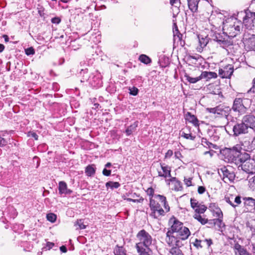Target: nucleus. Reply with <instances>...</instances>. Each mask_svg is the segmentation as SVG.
Returning <instances> with one entry per match:
<instances>
[{"instance_id":"1","label":"nucleus","mask_w":255,"mask_h":255,"mask_svg":"<svg viewBox=\"0 0 255 255\" xmlns=\"http://www.w3.org/2000/svg\"><path fill=\"white\" fill-rule=\"evenodd\" d=\"M169 223L172 224L166 234L165 241L171 247L180 248L183 245V241L187 239L190 235L189 229L175 218H171Z\"/></svg>"},{"instance_id":"2","label":"nucleus","mask_w":255,"mask_h":255,"mask_svg":"<svg viewBox=\"0 0 255 255\" xmlns=\"http://www.w3.org/2000/svg\"><path fill=\"white\" fill-rule=\"evenodd\" d=\"M221 13L217 14L215 18V21L218 24H222L223 31L229 36L232 40L241 32L243 23L240 21L237 20L234 17L226 18Z\"/></svg>"},{"instance_id":"3","label":"nucleus","mask_w":255,"mask_h":255,"mask_svg":"<svg viewBox=\"0 0 255 255\" xmlns=\"http://www.w3.org/2000/svg\"><path fill=\"white\" fill-rule=\"evenodd\" d=\"M211 36L212 39L223 48L233 45V41L223 31L222 33L214 32Z\"/></svg>"},{"instance_id":"4","label":"nucleus","mask_w":255,"mask_h":255,"mask_svg":"<svg viewBox=\"0 0 255 255\" xmlns=\"http://www.w3.org/2000/svg\"><path fill=\"white\" fill-rule=\"evenodd\" d=\"M136 239L137 242L135 246H141L143 247H150L152 245L153 239L151 236L145 230H141L137 234Z\"/></svg>"},{"instance_id":"5","label":"nucleus","mask_w":255,"mask_h":255,"mask_svg":"<svg viewBox=\"0 0 255 255\" xmlns=\"http://www.w3.org/2000/svg\"><path fill=\"white\" fill-rule=\"evenodd\" d=\"M239 151L240 150H238L237 147H233V148H226L222 150L221 154L224 156L225 161L235 164Z\"/></svg>"},{"instance_id":"6","label":"nucleus","mask_w":255,"mask_h":255,"mask_svg":"<svg viewBox=\"0 0 255 255\" xmlns=\"http://www.w3.org/2000/svg\"><path fill=\"white\" fill-rule=\"evenodd\" d=\"M150 208L151 210L150 216L154 218L157 219L160 216L164 215L165 212L162 208L161 205L151 198L150 199Z\"/></svg>"},{"instance_id":"7","label":"nucleus","mask_w":255,"mask_h":255,"mask_svg":"<svg viewBox=\"0 0 255 255\" xmlns=\"http://www.w3.org/2000/svg\"><path fill=\"white\" fill-rule=\"evenodd\" d=\"M208 113L216 114L222 117H227L231 110L229 107L220 105L214 108H207L206 109Z\"/></svg>"},{"instance_id":"8","label":"nucleus","mask_w":255,"mask_h":255,"mask_svg":"<svg viewBox=\"0 0 255 255\" xmlns=\"http://www.w3.org/2000/svg\"><path fill=\"white\" fill-rule=\"evenodd\" d=\"M234 67L229 64L219 70V75L221 78L230 79L234 72Z\"/></svg>"},{"instance_id":"9","label":"nucleus","mask_w":255,"mask_h":255,"mask_svg":"<svg viewBox=\"0 0 255 255\" xmlns=\"http://www.w3.org/2000/svg\"><path fill=\"white\" fill-rule=\"evenodd\" d=\"M234 135L237 136L240 135L245 134L248 132L247 127L245 125L243 121L235 124L233 127Z\"/></svg>"},{"instance_id":"10","label":"nucleus","mask_w":255,"mask_h":255,"mask_svg":"<svg viewBox=\"0 0 255 255\" xmlns=\"http://www.w3.org/2000/svg\"><path fill=\"white\" fill-rule=\"evenodd\" d=\"M232 109L234 111L238 112L240 115L246 113L247 110V108L244 106L243 99L241 98H236L234 100Z\"/></svg>"},{"instance_id":"11","label":"nucleus","mask_w":255,"mask_h":255,"mask_svg":"<svg viewBox=\"0 0 255 255\" xmlns=\"http://www.w3.org/2000/svg\"><path fill=\"white\" fill-rule=\"evenodd\" d=\"M244 20V24L248 28L252 29L255 27V12H251L247 10L246 17Z\"/></svg>"},{"instance_id":"12","label":"nucleus","mask_w":255,"mask_h":255,"mask_svg":"<svg viewBox=\"0 0 255 255\" xmlns=\"http://www.w3.org/2000/svg\"><path fill=\"white\" fill-rule=\"evenodd\" d=\"M190 204L191 207L194 210L195 213H204L207 210L206 206L199 203L197 200L194 198H191Z\"/></svg>"},{"instance_id":"13","label":"nucleus","mask_w":255,"mask_h":255,"mask_svg":"<svg viewBox=\"0 0 255 255\" xmlns=\"http://www.w3.org/2000/svg\"><path fill=\"white\" fill-rule=\"evenodd\" d=\"M225 200L226 202L234 208L238 206L242 202L241 197L240 196H235L231 194L226 195L225 197Z\"/></svg>"},{"instance_id":"14","label":"nucleus","mask_w":255,"mask_h":255,"mask_svg":"<svg viewBox=\"0 0 255 255\" xmlns=\"http://www.w3.org/2000/svg\"><path fill=\"white\" fill-rule=\"evenodd\" d=\"M250 159V156L248 153L245 152H241L240 151L238 157L236 159L235 164L238 167V168L241 167L242 168L243 164H244L245 162L248 161V160Z\"/></svg>"},{"instance_id":"15","label":"nucleus","mask_w":255,"mask_h":255,"mask_svg":"<svg viewBox=\"0 0 255 255\" xmlns=\"http://www.w3.org/2000/svg\"><path fill=\"white\" fill-rule=\"evenodd\" d=\"M245 212H252L255 211V199L252 197H245L243 198Z\"/></svg>"},{"instance_id":"16","label":"nucleus","mask_w":255,"mask_h":255,"mask_svg":"<svg viewBox=\"0 0 255 255\" xmlns=\"http://www.w3.org/2000/svg\"><path fill=\"white\" fill-rule=\"evenodd\" d=\"M166 182L168 185L171 186L172 190L176 191H181L183 189L182 184L176 177H171L169 179H166Z\"/></svg>"},{"instance_id":"17","label":"nucleus","mask_w":255,"mask_h":255,"mask_svg":"<svg viewBox=\"0 0 255 255\" xmlns=\"http://www.w3.org/2000/svg\"><path fill=\"white\" fill-rule=\"evenodd\" d=\"M242 169L249 174L255 173V160L252 158L248 160L243 164Z\"/></svg>"},{"instance_id":"18","label":"nucleus","mask_w":255,"mask_h":255,"mask_svg":"<svg viewBox=\"0 0 255 255\" xmlns=\"http://www.w3.org/2000/svg\"><path fill=\"white\" fill-rule=\"evenodd\" d=\"M161 170H158V174L160 177L165 178L171 177V168L164 163H160Z\"/></svg>"},{"instance_id":"19","label":"nucleus","mask_w":255,"mask_h":255,"mask_svg":"<svg viewBox=\"0 0 255 255\" xmlns=\"http://www.w3.org/2000/svg\"><path fill=\"white\" fill-rule=\"evenodd\" d=\"M244 43L245 48L248 50L255 51V35L252 34L244 39Z\"/></svg>"},{"instance_id":"20","label":"nucleus","mask_w":255,"mask_h":255,"mask_svg":"<svg viewBox=\"0 0 255 255\" xmlns=\"http://www.w3.org/2000/svg\"><path fill=\"white\" fill-rule=\"evenodd\" d=\"M242 121L245 125L247 127L248 129L249 128L255 129V116L251 115H246L243 117Z\"/></svg>"},{"instance_id":"21","label":"nucleus","mask_w":255,"mask_h":255,"mask_svg":"<svg viewBox=\"0 0 255 255\" xmlns=\"http://www.w3.org/2000/svg\"><path fill=\"white\" fill-rule=\"evenodd\" d=\"M217 77V74L214 72L203 71L200 76L196 78H187V80H201L203 78L210 79L211 78H216Z\"/></svg>"},{"instance_id":"22","label":"nucleus","mask_w":255,"mask_h":255,"mask_svg":"<svg viewBox=\"0 0 255 255\" xmlns=\"http://www.w3.org/2000/svg\"><path fill=\"white\" fill-rule=\"evenodd\" d=\"M59 194L61 195L71 194L72 191L67 187L66 183L64 181H60L58 183Z\"/></svg>"},{"instance_id":"23","label":"nucleus","mask_w":255,"mask_h":255,"mask_svg":"<svg viewBox=\"0 0 255 255\" xmlns=\"http://www.w3.org/2000/svg\"><path fill=\"white\" fill-rule=\"evenodd\" d=\"M138 255H152V251L150 247L135 246Z\"/></svg>"},{"instance_id":"24","label":"nucleus","mask_w":255,"mask_h":255,"mask_svg":"<svg viewBox=\"0 0 255 255\" xmlns=\"http://www.w3.org/2000/svg\"><path fill=\"white\" fill-rule=\"evenodd\" d=\"M200 0H187L188 6L192 13L198 12V4Z\"/></svg>"},{"instance_id":"25","label":"nucleus","mask_w":255,"mask_h":255,"mask_svg":"<svg viewBox=\"0 0 255 255\" xmlns=\"http://www.w3.org/2000/svg\"><path fill=\"white\" fill-rule=\"evenodd\" d=\"M234 249L236 255H249L247 250L239 244L235 245Z\"/></svg>"},{"instance_id":"26","label":"nucleus","mask_w":255,"mask_h":255,"mask_svg":"<svg viewBox=\"0 0 255 255\" xmlns=\"http://www.w3.org/2000/svg\"><path fill=\"white\" fill-rule=\"evenodd\" d=\"M221 170L223 173L224 179L227 178L229 181H233L234 179L235 176L234 173L230 172L226 167L221 168Z\"/></svg>"},{"instance_id":"27","label":"nucleus","mask_w":255,"mask_h":255,"mask_svg":"<svg viewBox=\"0 0 255 255\" xmlns=\"http://www.w3.org/2000/svg\"><path fill=\"white\" fill-rule=\"evenodd\" d=\"M185 116V119L192 123L194 126L196 127L199 126V121L195 116L192 115L190 112H187Z\"/></svg>"},{"instance_id":"28","label":"nucleus","mask_w":255,"mask_h":255,"mask_svg":"<svg viewBox=\"0 0 255 255\" xmlns=\"http://www.w3.org/2000/svg\"><path fill=\"white\" fill-rule=\"evenodd\" d=\"M138 125V122L135 121L132 125L128 127L127 128L125 132L127 136H129L132 134V133L135 131Z\"/></svg>"},{"instance_id":"29","label":"nucleus","mask_w":255,"mask_h":255,"mask_svg":"<svg viewBox=\"0 0 255 255\" xmlns=\"http://www.w3.org/2000/svg\"><path fill=\"white\" fill-rule=\"evenodd\" d=\"M199 43L201 48H204L209 42V38L208 36L204 37L203 35L198 36Z\"/></svg>"},{"instance_id":"30","label":"nucleus","mask_w":255,"mask_h":255,"mask_svg":"<svg viewBox=\"0 0 255 255\" xmlns=\"http://www.w3.org/2000/svg\"><path fill=\"white\" fill-rule=\"evenodd\" d=\"M96 167L94 164L88 165L85 169V173L88 176H93L95 174Z\"/></svg>"},{"instance_id":"31","label":"nucleus","mask_w":255,"mask_h":255,"mask_svg":"<svg viewBox=\"0 0 255 255\" xmlns=\"http://www.w3.org/2000/svg\"><path fill=\"white\" fill-rule=\"evenodd\" d=\"M156 198L161 202L162 205L164 206L166 212H168L169 211L170 208L168 205L167 204L166 197L160 195H158L156 196Z\"/></svg>"},{"instance_id":"32","label":"nucleus","mask_w":255,"mask_h":255,"mask_svg":"<svg viewBox=\"0 0 255 255\" xmlns=\"http://www.w3.org/2000/svg\"><path fill=\"white\" fill-rule=\"evenodd\" d=\"M168 255H183V254L179 248L173 247L169 250Z\"/></svg>"},{"instance_id":"33","label":"nucleus","mask_w":255,"mask_h":255,"mask_svg":"<svg viewBox=\"0 0 255 255\" xmlns=\"http://www.w3.org/2000/svg\"><path fill=\"white\" fill-rule=\"evenodd\" d=\"M201 213H195L193 217L198 221L201 223L202 225H205L208 222V220L205 218H203L200 215Z\"/></svg>"},{"instance_id":"34","label":"nucleus","mask_w":255,"mask_h":255,"mask_svg":"<svg viewBox=\"0 0 255 255\" xmlns=\"http://www.w3.org/2000/svg\"><path fill=\"white\" fill-rule=\"evenodd\" d=\"M247 10L243 11H241L240 12H238L237 15V17H236V19H237V20L240 21L242 22V23H244V20H245V19L246 17V13H247ZM235 18V17H234Z\"/></svg>"},{"instance_id":"35","label":"nucleus","mask_w":255,"mask_h":255,"mask_svg":"<svg viewBox=\"0 0 255 255\" xmlns=\"http://www.w3.org/2000/svg\"><path fill=\"white\" fill-rule=\"evenodd\" d=\"M138 59L141 62L145 64H148L151 62V59L148 56L144 54L140 55L139 56Z\"/></svg>"},{"instance_id":"36","label":"nucleus","mask_w":255,"mask_h":255,"mask_svg":"<svg viewBox=\"0 0 255 255\" xmlns=\"http://www.w3.org/2000/svg\"><path fill=\"white\" fill-rule=\"evenodd\" d=\"M114 254L115 255H126L125 249L123 247L117 246L114 249Z\"/></svg>"},{"instance_id":"37","label":"nucleus","mask_w":255,"mask_h":255,"mask_svg":"<svg viewBox=\"0 0 255 255\" xmlns=\"http://www.w3.org/2000/svg\"><path fill=\"white\" fill-rule=\"evenodd\" d=\"M120 186V184L118 182L109 181L106 183L107 188L110 187L112 189H117Z\"/></svg>"},{"instance_id":"38","label":"nucleus","mask_w":255,"mask_h":255,"mask_svg":"<svg viewBox=\"0 0 255 255\" xmlns=\"http://www.w3.org/2000/svg\"><path fill=\"white\" fill-rule=\"evenodd\" d=\"M181 136L187 139H190L191 140H194L195 138V136L193 135L191 133H185L184 131L181 132Z\"/></svg>"},{"instance_id":"39","label":"nucleus","mask_w":255,"mask_h":255,"mask_svg":"<svg viewBox=\"0 0 255 255\" xmlns=\"http://www.w3.org/2000/svg\"><path fill=\"white\" fill-rule=\"evenodd\" d=\"M249 184L250 188L252 190L255 191V175L249 179Z\"/></svg>"},{"instance_id":"40","label":"nucleus","mask_w":255,"mask_h":255,"mask_svg":"<svg viewBox=\"0 0 255 255\" xmlns=\"http://www.w3.org/2000/svg\"><path fill=\"white\" fill-rule=\"evenodd\" d=\"M47 219L48 221L54 223L56 220V215L53 213H49L47 215Z\"/></svg>"},{"instance_id":"41","label":"nucleus","mask_w":255,"mask_h":255,"mask_svg":"<svg viewBox=\"0 0 255 255\" xmlns=\"http://www.w3.org/2000/svg\"><path fill=\"white\" fill-rule=\"evenodd\" d=\"M128 90L129 91V93L130 95L136 96L137 95L138 92V90L137 88L135 87H129L128 88Z\"/></svg>"},{"instance_id":"42","label":"nucleus","mask_w":255,"mask_h":255,"mask_svg":"<svg viewBox=\"0 0 255 255\" xmlns=\"http://www.w3.org/2000/svg\"><path fill=\"white\" fill-rule=\"evenodd\" d=\"M8 210L11 212V215L10 216V218L14 219L15 217L17 216V213L13 207H9L8 208Z\"/></svg>"},{"instance_id":"43","label":"nucleus","mask_w":255,"mask_h":255,"mask_svg":"<svg viewBox=\"0 0 255 255\" xmlns=\"http://www.w3.org/2000/svg\"><path fill=\"white\" fill-rule=\"evenodd\" d=\"M25 52L28 56L32 55L35 53V50L33 47H31L25 49Z\"/></svg>"},{"instance_id":"44","label":"nucleus","mask_w":255,"mask_h":255,"mask_svg":"<svg viewBox=\"0 0 255 255\" xmlns=\"http://www.w3.org/2000/svg\"><path fill=\"white\" fill-rule=\"evenodd\" d=\"M76 225L78 226V228L80 229H85L86 228V226L83 224L82 220H78Z\"/></svg>"},{"instance_id":"45","label":"nucleus","mask_w":255,"mask_h":255,"mask_svg":"<svg viewBox=\"0 0 255 255\" xmlns=\"http://www.w3.org/2000/svg\"><path fill=\"white\" fill-rule=\"evenodd\" d=\"M7 143V141L1 135H0V146L3 147L6 145Z\"/></svg>"},{"instance_id":"46","label":"nucleus","mask_w":255,"mask_h":255,"mask_svg":"<svg viewBox=\"0 0 255 255\" xmlns=\"http://www.w3.org/2000/svg\"><path fill=\"white\" fill-rule=\"evenodd\" d=\"M61 19L59 17H54L52 18L51 20V21L52 23L58 24L60 23Z\"/></svg>"},{"instance_id":"47","label":"nucleus","mask_w":255,"mask_h":255,"mask_svg":"<svg viewBox=\"0 0 255 255\" xmlns=\"http://www.w3.org/2000/svg\"><path fill=\"white\" fill-rule=\"evenodd\" d=\"M216 216L218 218H223V213L219 208H217L216 211H215Z\"/></svg>"},{"instance_id":"48","label":"nucleus","mask_w":255,"mask_h":255,"mask_svg":"<svg viewBox=\"0 0 255 255\" xmlns=\"http://www.w3.org/2000/svg\"><path fill=\"white\" fill-rule=\"evenodd\" d=\"M212 244V241L211 239H205L202 240V244L206 245L208 247H209Z\"/></svg>"},{"instance_id":"49","label":"nucleus","mask_w":255,"mask_h":255,"mask_svg":"<svg viewBox=\"0 0 255 255\" xmlns=\"http://www.w3.org/2000/svg\"><path fill=\"white\" fill-rule=\"evenodd\" d=\"M246 225L247 228L250 230L252 233L253 234H255V228L253 227V226L251 225L249 222L247 223Z\"/></svg>"},{"instance_id":"50","label":"nucleus","mask_w":255,"mask_h":255,"mask_svg":"<svg viewBox=\"0 0 255 255\" xmlns=\"http://www.w3.org/2000/svg\"><path fill=\"white\" fill-rule=\"evenodd\" d=\"M192 178H184V182L185 184L187 185V186L189 187L192 185Z\"/></svg>"},{"instance_id":"51","label":"nucleus","mask_w":255,"mask_h":255,"mask_svg":"<svg viewBox=\"0 0 255 255\" xmlns=\"http://www.w3.org/2000/svg\"><path fill=\"white\" fill-rule=\"evenodd\" d=\"M28 136L33 137L35 140H37L38 138V135L34 132H29L28 133Z\"/></svg>"},{"instance_id":"52","label":"nucleus","mask_w":255,"mask_h":255,"mask_svg":"<svg viewBox=\"0 0 255 255\" xmlns=\"http://www.w3.org/2000/svg\"><path fill=\"white\" fill-rule=\"evenodd\" d=\"M146 193L148 195H149L150 197H152L154 194V190L152 188H148L146 190Z\"/></svg>"},{"instance_id":"53","label":"nucleus","mask_w":255,"mask_h":255,"mask_svg":"<svg viewBox=\"0 0 255 255\" xmlns=\"http://www.w3.org/2000/svg\"><path fill=\"white\" fill-rule=\"evenodd\" d=\"M104 175L106 176H109L111 174V170H108L106 168H105L102 172Z\"/></svg>"},{"instance_id":"54","label":"nucleus","mask_w":255,"mask_h":255,"mask_svg":"<svg viewBox=\"0 0 255 255\" xmlns=\"http://www.w3.org/2000/svg\"><path fill=\"white\" fill-rule=\"evenodd\" d=\"M194 245L197 247H202L204 245V244H202V240L201 241L196 239Z\"/></svg>"},{"instance_id":"55","label":"nucleus","mask_w":255,"mask_h":255,"mask_svg":"<svg viewBox=\"0 0 255 255\" xmlns=\"http://www.w3.org/2000/svg\"><path fill=\"white\" fill-rule=\"evenodd\" d=\"M215 153V151L214 150H211L209 151L204 152V155L209 154L210 156V157H212Z\"/></svg>"},{"instance_id":"56","label":"nucleus","mask_w":255,"mask_h":255,"mask_svg":"<svg viewBox=\"0 0 255 255\" xmlns=\"http://www.w3.org/2000/svg\"><path fill=\"white\" fill-rule=\"evenodd\" d=\"M205 191V188L203 186H199L198 188V192L200 194H202Z\"/></svg>"},{"instance_id":"57","label":"nucleus","mask_w":255,"mask_h":255,"mask_svg":"<svg viewBox=\"0 0 255 255\" xmlns=\"http://www.w3.org/2000/svg\"><path fill=\"white\" fill-rule=\"evenodd\" d=\"M172 155H173V151H172V150L169 149L165 153V157L167 158H170Z\"/></svg>"},{"instance_id":"58","label":"nucleus","mask_w":255,"mask_h":255,"mask_svg":"<svg viewBox=\"0 0 255 255\" xmlns=\"http://www.w3.org/2000/svg\"><path fill=\"white\" fill-rule=\"evenodd\" d=\"M54 246V244L52 242H47L46 243V248L49 250L50 249H52V247Z\"/></svg>"},{"instance_id":"59","label":"nucleus","mask_w":255,"mask_h":255,"mask_svg":"<svg viewBox=\"0 0 255 255\" xmlns=\"http://www.w3.org/2000/svg\"><path fill=\"white\" fill-rule=\"evenodd\" d=\"M170 3L172 5H175L176 6H177V5H176V4H180V0H170Z\"/></svg>"},{"instance_id":"60","label":"nucleus","mask_w":255,"mask_h":255,"mask_svg":"<svg viewBox=\"0 0 255 255\" xmlns=\"http://www.w3.org/2000/svg\"><path fill=\"white\" fill-rule=\"evenodd\" d=\"M173 33H174V37L175 39H176L177 37H179V36L180 37H183V35L181 33H180V32H175V31L174 30Z\"/></svg>"},{"instance_id":"61","label":"nucleus","mask_w":255,"mask_h":255,"mask_svg":"<svg viewBox=\"0 0 255 255\" xmlns=\"http://www.w3.org/2000/svg\"><path fill=\"white\" fill-rule=\"evenodd\" d=\"M60 250L62 253H66L67 251V248L65 246H62L60 247Z\"/></svg>"},{"instance_id":"62","label":"nucleus","mask_w":255,"mask_h":255,"mask_svg":"<svg viewBox=\"0 0 255 255\" xmlns=\"http://www.w3.org/2000/svg\"><path fill=\"white\" fill-rule=\"evenodd\" d=\"M176 38H178V40L180 41V44L183 46L185 44V42L184 41H182V37H180L179 36V37H177Z\"/></svg>"},{"instance_id":"63","label":"nucleus","mask_w":255,"mask_h":255,"mask_svg":"<svg viewBox=\"0 0 255 255\" xmlns=\"http://www.w3.org/2000/svg\"><path fill=\"white\" fill-rule=\"evenodd\" d=\"M175 157L176 158L179 159L182 156L181 153L179 151H176L174 153Z\"/></svg>"},{"instance_id":"64","label":"nucleus","mask_w":255,"mask_h":255,"mask_svg":"<svg viewBox=\"0 0 255 255\" xmlns=\"http://www.w3.org/2000/svg\"><path fill=\"white\" fill-rule=\"evenodd\" d=\"M250 91L255 93V81H254L253 86L250 89Z\"/></svg>"}]
</instances>
